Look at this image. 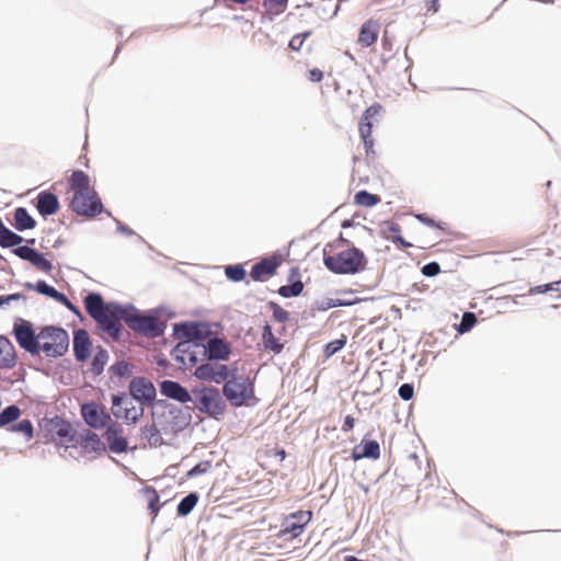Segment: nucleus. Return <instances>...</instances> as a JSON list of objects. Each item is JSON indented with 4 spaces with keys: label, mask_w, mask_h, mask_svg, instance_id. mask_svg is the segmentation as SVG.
Listing matches in <instances>:
<instances>
[{
    "label": "nucleus",
    "mask_w": 561,
    "mask_h": 561,
    "mask_svg": "<svg viewBox=\"0 0 561 561\" xmlns=\"http://www.w3.org/2000/svg\"><path fill=\"white\" fill-rule=\"evenodd\" d=\"M547 291H549V286H547V284L538 285L529 289V295L545 294Z\"/></svg>",
    "instance_id": "nucleus-57"
},
{
    "label": "nucleus",
    "mask_w": 561,
    "mask_h": 561,
    "mask_svg": "<svg viewBox=\"0 0 561 561\" xmlns=\"http://www.w3.org/2000/svg\"><path fill=\"white\" fill-rule=\"evenodd\" d=\"M195 407L211 416L221 415L225 411V401L215 388H204L195 393Z\"/></svg>",
    "instance_id": "nucleus-8"
},
{
    "label": "nucleus",
    "mask_w": 561,
    "mask_h": 561,
    "mask_svg": "<svg viewBox=\"0 0 561 561\" xmlns=\"http://www.w3.org/2000/svg\"><path fill=\"white\" fill-rule=\"evenodd\" d=\"M84 306L89 316L112 339L117 340L121 333L119 317L125 313V307L115 302L104 304L98 293H89L84 298Z\"/></svg>",
    "instance_id": "nucleus-1"
},
{
    "label": "nucleus",
    "mask_w": 561,
    "mask_h": 561,
    "mask_svg": "<svg viewBox=\"0 0 561 561\" xmlns=\"http://www.w3.org/2000/svg\"><path fill=\"white\" fill-rule=\"evenodd\" d=\"M70 207L76 214L87 217L104 211L101 198L93 188L73 193Z\"/></svg>",
    "instance_id": "nucleus-6"
},
{
    "label": "nucleus",
    "mask_w": 561,
    "mask_h": 561,
    "mask_svg": "<svg viewBox=\"0 0 561 561\" xmlns=\"http://www.w3.org/2000/svg\"><path fill=\"white\" fill-rule=\"evenodd\" d=\"M371 130H373V123L359 124L360 138L363 139V142H364V146H365V149L367 152L374 146V140L371 138Z\"/></svg>",
    "instance_id": "nucleus-38"
},
{
    "label": "nucleus",
    "mask_w": 561,
    "mask_h": 561,
    "mask_svg": "<svg viewBox=\"0 0 561 561\" xmlns=\"http://www.w3.org/2000/svg\"><path fill=\"white\" fill-rule=\"evenodd\" d=\"M277 268V263L272 260H262L253 265L250 276L253 280H262L265 275H273Z\"/></svg>",
    "instance_id": "nucleus-23"
},
{
    "label": "nucleus",
    "mask_w": 561,
    "mask_h": 561,
    "mask_svg": "<svg viewBox=\"0 0 561 561\" xmlns=\"http://www.w3.org/2000/svg\"><path fill=\"white\" fill-rule=\"evenodd\" d=\"M379 202L377 195L370 194L366 191H359L355 194V203L360 206L373 207Z\"/></svg>",
    "instance_id": "nucleus-36"
},
{
    "label": "nucleus",
    "mask_w": 561,
    "mask_h": 561,
    "mask_svg": "<svg viewBox=\"0 0 561 561\" xmlns=\"http://www.w3.org/2000/svg\"><path fill=\"white\" fill-rule=\"evenodd\" d=\"M21 299L24 300L25 297H24V295H22L20 293L0 296V307L7 306V305L11 304L12 301H18Z\"/></svg>",
    "instance_id": "nucleus-49"
},
{
    "label": "nucleus",
    "mask_w": 561,
    "mask_h": 561,
    "mask_svg": "<svg viewBox=\"0 0 561 561\" xmlns=\"http://www.w3.org/2000/svg\"><path fill=\"white\" fill-rule=\"evenodd\" d=\"M275 318L279 321H285L287 319V312L284 310L275 311Z\"/></svg>",
    "instance_id": "nucleus-64"
},
{
    "label": "nucleus",
    "mask_w": 561,
    "mask_h": 561,
    "mask_svg": "<svg viewBox=\"0 0 561 561\" xmlns=\"http://www.w3.org/2000/svg\"><path fill=\"white\" fill-rule=\"evenodd\" d=\"M305 38L306 37H290V39L287 42V46L290 49L298 51L301 49Z\"/></svg>",
    "instance_id": "nucleus-51"
},
{
    "label": "nucleus",
    "mask_w": 561,
    "mask_h": 561,
    "mask_svg": "<svg viewBox=\"0 0 561 561\" xmlns=\"http://www.w3.org/2000/svg\"><path fill=\"white\" fill-rule=\"evenodd\" d=\"M210 467V463L209 462H201V463H197L196 466H194L190 471H188V476L190 477H195V476H198V474H202L204 472H206L208 470V468Z\"/></svg>",
    "instance_id": "nucleus-50"
},
{
    "label": "nucleus",
    "mask_w": 561,
    "mask_h": 561,
    "mask_svg": "<svg viewBox=\"0 0 561 561\" xmlns=\"http://www.w3.org/2000/svg\"><path fill=\"white\" fill-rule=\"evenodd\" d=\"M16 256L33 264L42 272L49 273L53 270L50 261L46 260L44 254L28 245H22L13 249L12 251Z\"/></svg>",
    "instance_id": "nucleus-13"
},
{
    "label": "nucleus",
    "mask_w": 561,
    "mask_h": 561,
    "mask_svg": "<svg viewBox=\"0 0 561 561\" xmlns=\"http://www.w3.org/2000/svg\"><path fill=\"white\" fill-rule=\"evenodd\" d=\"M197 501H198V496L196 493L187 494L180 501V503L178 505V514L180 516L188 515L193 511L195 505L197 504Z\"/></svg>",
    "instance_id": "nucleus-31"
},
{
    "label": "nucleus",
    "mask_w": 561,
    "mask_h": 561,
    "mask_svg": "<svg viewBox=\"0 0 561 561\" xmlns=\"http://www.w3.org/2000/svg\"><path fill=\"white\" fill-rule=\"evenodd\" d=\"M91 341L89 334L84 330H78L73 337V352L76 359L85 360L90 355Z\"/></svg>",
    "instance_id": "nucleus-20"
},
{
    "label": "nucleus",
    "mask_w": 561,
    "mask_h": 561,
    "mask_svg": "<svg viewBox=\"0 0 561 561\" xmlns=\"http://www.w3.org/2000/svg\"><path fill=\"white\" fill-rule=\"evenodd\" d=\"M382 111V107L380 104L378 103H375L373 105H370L368 108H366V111L364 112L363 116H362V119H360V123L359 124H365V123H373V119L380 115Z\"/></svg>",
    "instance_id": "nucleus-40"
},
{
    "label": "nucleus",
    "mask_w": 561,
    "mask_h": 561,
    "mask_svg": "<svg viewBox=\"0 0 561 561\" xmlns=\"http://www.w3.org/2000/svg\"><path fill=\"white\" fill-rule=\"evenodd\" d=\"M225 274L228 279L232 282H240L245 277V270L239 264L228 265L225 268Z\"/></svg>",
    "instance_id": "nucleus-39"
},
{
    "label": "nucleus",
    "mask_w": 561,
    "mask_h": 561,
    "mask_svg": "<svg viewBox=\"0 0 561 561\" xmlns=\"http://www.w3.org/2000/svg\"><path fill=\"white\" fill-rule=\"evenodd\" d=\"M310 519L311 512L309 511H299L293 513L283 523L282 528L278 533V538L284 540H291L298 537L302 533L305 526L309 523Z\"/></svg>",
    "instance_id": "nucleus-10"
},
{
    "label": "nucleus",
    "mask_w": 561,
    "mask_h": 561,
    "mask_svg": "<svg viewBox=\"0 0 561 561\" xmlns=\"http://www.w3.org/2000/svg\"><path fill=\"white\" fill-rule=\"evenodd\" d=\"M160 391L163 396L176 400L181 403H187L192 401L190 392L176 381L163 380L160 383Z\"/></svg>",
    "instance_id": "nucleus-17"
},
{
    "label": "nucleus",
    "mask_w": 561,
    "mask_h": 561,
    "mask_svg": "<svg viewBox=\"0 0 561 561\" xmlns=\"http://www.w3.org/2000/svg\"><path fill=\"white\" fill-rule=\"evenodd\" d=\"M135 332L148 337H158L164 332V324L157 316L144 314L134 307H125V313L119 317Z\"/></svg>",
    "instance_id": "nucleus-4"
},
{
    "label": "nucleus",
    "mask_w": 561,
    "mask_h": 561,
    "mask_svg": "<svg viewBox=\"0 0 561 561\" xmlns=\"http://www.w3.org/2000/svg\"><path fill=\"white\" fill-rule=\"evenodd\" d=\"M204 350L208 360H226L231 353L229 344L217 336L208 339Z\"/></svg>",
    "instance_id": "nucleus-16"
},
{
    "label": "nucleus",
    "mask_w": 561,
    "mask_h": 561,
    "mask_svg": "<svg viewBox=\"0 0 561 561\" xmlns=\"http://www.w3.org/2000/svg\"><path fill=\"white\" fill-rule=\"evenodd\" d=\"M345 343H346L345 339H339V340L331 341L330 343H328L325 345V355L328 357L334 355L345 345Z\"/></svg>",
    "instance_id": "nucleus-44"
},
{
    "label": "nucleus",
    "mask_w": 561,
    "mask_h": 561,
    "mask_svg": "<svg viewBox=\"0 0 561 561\" xmlns=\"http://www.w3.org/2000/svg\"><path fill=\"white\" fill-rule=\"evenodd\" d=\"M16 364V353L11 341L0 335V369H11Z\"/></svg>",
    "instance_id": "nucleus-18"
},
{
    "label": "nucleus",
    "mask_w": 561,
    "mask_h": 561,
    "mask_svg": "<svg viewBox=\"0 0 561 561\" xmlns=\"http://www.w3.org/2000/svg\"><path fill=\"white\" fill-rule=\"evenodd\" d=\"M378 26L379 25L376 21L369 20L363 24L359 35H376V33L378 32Z\"/></svg>",
    "instance_id": "nucleus-46"
},
{
    "label": "nucleus",
    "mask_w": 561,
    "mask_h": 561,
    "mask_svg": "<svg viewBox=\"0 0 561 561\" xmlns=\"http://www.w3.org/2000/svg\"><path fill=\"white\" fill-rule=\"evenodd\" d=\"M131 401L134 400L133 397L130 398ZM124 405V419L127 422H130L133 424L137 423L141 416L144 415V408L139 407L138 409L131 403H123Z\"/></svg>",
    "instance_id": "nucleus-33"
},
{
    "label": "nucleus",
    "mask_w": 561,
    "mask_h": 561,
    "mask_svg": "<svg viewBox=\"0 0 561 561\" xmlns=\"http://www.w3.org/2000/svg\"><path fill=\"white\" fill-rule=\"evenodd\" d=\"M70 188L73 193L91 190L89 176L83 171H75L70 178Z\"/></svg>",
    "instance_id": "nucleus-26"
},
{
    "label": "nucleus",
    "mask_w": 561,
    "mask_h": 561,
    "mask_svg": "<svg viewBox=\"0 0 561 561\" xmlns=\"http://www.w3.org/2000/svg\"><path fill=\"white\" fill-rule=\"evenodd\" d=\"M11 431L23 433L27 439L33 436V425L30 420H22L18 424L12 425Z\"/></svg>",
    "instance_id": "nucleus-41"
},
{
    "label": "nucleus",
    "mask_w": 561,
    "mask_h": 561,
    "mask_svg": "<svg viewBox=\"0 0 561 561\" xmlns=\"http://www.w3.org/2000/svg\"><path fill=\"white\" fill-rule=\"evenodd\" d=\"M222 392L227 400L234 407H241L253 397V386L248 377L231 373L224 385Z\"/></svg>",
    "instance_id": "nucleus-5"
},
{
    "label": "nucleus",
    "mask_w": 561,
    "mask_h": 561,
    "mask_svg": "<svg viewBox=\"0 0 561 561\" xmlns=\"http://www.w3.org/2000/svg\"><path fill=\"white\" fill-rule=\"evenodd\" d=\"M547 286H549V291L550 290L560 291L561 290V279L558 280V282H553V283L547 284Z\"/></svg>",
    "instance_id": "nucleus-63"
},
{
    "label": "nucleus",
    "mask_w": 561,
    "mask_h": 561,
    "mask_svg": "<svg viewBox=\"0 0 561 561\" xmlns=\"http://www.w3.org/2000/svg\"><path fill=\"white\" fill-rule=\"evenodd\" d=\"M23 237L11 231L0 220V247L2 248H11L14 245H19L23 242Z\"/></svg>",
    "instance_id": "nucleus-25"
},
{
    "label": "nucleus",
    "mask_w": 561,
    "mask_h": 561,
    "mask_svg": "<svg viewBox=\"0 0 561 561\" xmlns=\"http://www.w3.org/2000/svg\"><path fill=\"white\" fill-rule=\"evenodd\" d=\"M36 208L42 216H50L58 211L59 201L50 192H41L37 196Z\"/></svg>",
    "instance_id": "nucleus-19"
},
{
    "label": "nucleus",
    "mask_w": 561,
    "mask_h": 561,
    "mask_svg": "<svg viewBox=\"0 0 561 561\" xmlns=\"http://www.w3.org/2000/svg\"><path fill=\"white\" fill-rule=\"evenodd\" d=\"M214 360H208L195 368L194 376L197 379L221 383L230 378L232 371H237L236 368H230L227 365L213 363Z\"/></svg>",
    "instance_id": "nucleus-9"
},
{
    "label": "nucleus",
    "mask_w": 561,
    "mask_h": 561,
    "mask_svg": "<svg viewBox=\"0 0 561 561\" xmlns=\"http://www.w3.org/2000/svg\"><path fill=\"white\" fill-rule=\"evenodd\" d=\"M376 39H377V37H358L357 43L362 47H369L375 44Z\"/></svg>",
    "instance_id": "nucleus-55"
},
{
    "label": "nucleus",
    "mask_w": 561,
    "mask_h": 561,
    "mask_svg": "<svg viewBox=\"0 0 561 561\" xmlns=\"http://www.w3.org/2000/svg\"><path fill=\"white\" fill-rule=\"evenodd\" d=\"M129 392L134 400L140 403H150L156 398V388L153 383L144 378L136 377L129 383Z\"/></svg>",
    "instance_id": "nucleus-12"
},
{
    "label": "nucleus",
    "mask_w": 561,
    "mask_h": 561,
    "mask_svg": "<svg viewBox=\"0 0 561 561\" xmlns=\"http://www.w3.org/2000/svg\"><path fill=\"white\" fill-rule=\"evenodd\" d=\"M393 242L400 243L403 248H410L412 244L407 242L401 236H393L391 239Z\"/></svg>",
    "instance_id": "nucleus-62"
},
{
    "label": "nucleus",
    "mask_w": 561,
    "mask_h": 561,
    "mask_svg": "<svg viewBox=\"0 0 561 561\" xmlns=\"http://www.w3.org/2000/svg\"><path fill=\"white\" fill-rule=\"evenodd\" d=\"M400 226L393 221H386L383 224V237L386 239H392L393 236H398L400 232Z\"/></svg>",
    "instance_id": "nucleus-45"
},
{
    "label": "nucleus",
    "mask_w": 561,
    "mask_h": 561,
    "mask_svg": "<svg viewBox=\"0 0 561 561\" xmlns=\"http://www.w3.org/2000/svg\"><path fill=\"white\" fill-rule=\"evenodd\" d=\"M205 329L206 325L203 323L188 322L179 325L176 332L191 341H198L203 340Z\"/></svg>",
    "instance_id": "nucleus-21"
},
{
    "label": "nucleus",
    "mask_w": 561,
    "mask_h": 561,
    "mask_svg": "<svg viewBox=\"0 0 561 561\" xmlns=\"http://www.w3.org/2000/svg\"><path fill=\"white\" fill-rule=\"evenodd\" d=\"M12 334L22 350L32 356H38V332L30 321L18 319L13 324Z\"/></svg>",
    "instance_id": "nucleus-7"
},
{
    "label": "nucleus",
    "mask_w": 561,
    "mask_h": 561,
    "mask_svg": "<svg viewBox=\"0 0 561 561\" xmlns=\"http://www.w3.org/2000/svg\"><path fill=\"white\" fill-rule=\"evenodd\" d=\"M116 224H117V229L119 232L126 234V236H134L135 234V231L133 229H130L129 227L125 226L124 224H122L119 220L115 219Z\"/></svg>",
    "instance_id": "nucleus-56"
},
{
    "label": "nucleus",
    "mask_w": 561,
    "mask_h": 561,
    "mask_svg": "<svg viewBox=\"0 0 561 561\" xmlns=\"http://www.w3.org/2000/svg\"><path fill=\"white\" fill-rule=\"evenodd\" d=\"M263 342L267 350L278 354L283 350V344L275 337L270 325H265L263 330Z\"/></svg>",
    "instance_id": "nucleus-29"
},
{
    "label": "nucleus",
    "mask_w": 561,
    "mask_h": 561,
    "mask_svg": "<svg viewBox=\"0 0 561 561\" xmlns=\"http://www.w3.org/2000/svg\"><path fill=\"white\" fill-rule=\"evenodd\" d=\"M393 242L400 243L403 248H410L412 244L407 242L401 236H393L391 239Z\"/></svg>",
    "instance_id": "nucleus-61"
},
{
    "label": "nucleus",
    "mask_w": 561,
    "mask_h": 561,
    "mask_svg": "<svg viewBox=\"0 0 561 561\" xmlns=\"http://www.w3.org/2000/svg\"><path fill=\"white\" fill-rule=\"evenodd\" d=\"M26 286L28 288H35L37 293L45 295L49 298H53L56 301L65 299V295L62 293H59L53 286L48 285L45 280H38L35 286L27 283Z\"/></svg>",
    "instance_id": "nucleus-28"
},
{
    "label": "nucleus",
    "mask_w": 561,
    "mask_h": 561,
    "mask_svg": "<svg viewBox=\"0 0 561 561\" xmlns=\"http://www.w3.org/2000/svg\"><path fill=\"white\" fill-rule=\"evenodd\" d=\"M107 359H108V353L103 350V348H100L93 359H92V370L93 373H95L96 375H100L103 369H104V366L105 364L107 363Z\"/></svg>",
    "instance_id": "nucleus-35"
},
{
    "label": "nucleus",
    "mask_w": 561,
    "mask_h": 561,
    "mask_svg": "<svg viewBox=\"0 0 561 561\" xmlns=\"http://www.w3.org/2000/svg\"><path fill=\"white\" fill-rule=\"evenodd\" d=\"M304 284L300 280L293 283L291 285H284L278 289L280 296L285 298L297 297L301 294Z\"/></svg>",
    "instance_id": "nucleus-37"
},
{
    "label": "nucleus",
    "mask_w": 561,
    "mask_h": 561,
    "mask_svg": "<svg viewBox=\"0 0 561 561\" xmlns=\"http://www.w3.org/2000/svg\"><path fill=\"white\" fill-rule=\"evenodd\" d=\"M82 416L85 423L93 428L107 426L112 422L111 415L94 403L82 405Z\"/></svg>",
    "instance_id": "nucleus-15"
},
{
    "label": "nucleus",
    "mask_w": 561,
    "mask_h": 561,
    "mask_svg": "<svg viewBox=\"0 0 561 561\" xmlns=\"http://www.w3.org/2000/svg\"><path fill=\"white\" fill-rule=\"evenodd\" d=\"M141 431L144 438L151 447H159L163 444V438L154 423L145 425Z\"/></svg>",
    "instance_id": "nucleus-27"
},
{
    "label": "nucleus",
    "mask_w": 561,
    "mask_h": 561,
    "mask_svg": "<svg viewBox=\"0 0 561 561\" xmlns=\"http://www.w3.org/2000/svg\"><path fill=\"white\" fill-rule=\"evenodd\" d=\"M123 403H131V399H129L125 393L114 394L112 397V413L116 419L124 417Z\"/></svg>",
    "instance_id": "nucleus-32"
},
{
    "label": "nucleus",
    "mask_w": 561,
    "mask_h": 561,
    "mask_svg": "<svg viewBox=\"0 0 561 561\" xmlns=\"http://www.w3.org/2000/svg\"><path fill=\"white\" fill-rule=\"evenodd\" d=\"M416 218L426 226L435 227V221L431 218H427L424 214L416 215Z\"/></svg>",
    "instance_id": "nucleus-59"
},
{
    "label": "nucleus",
    "mask_w": 561,
    "mask_h": 561,
    "mask_svg": "<svg viewBox=\"0 0 561 561\" xmlns=\"http://www.w3.org/2000/svg\"><path fill=\"white\" fill-rule=\"evenodd\" d=\"M21 410L18 405H9L0 412V427L5 426L19 419Z\"/></svg>",
    "instance_id": "nucleus-34"
},
{
    "label": "nucleus",
    "mask_w": 561,
    "mask_h": 561,
    "mask_svg": "<svg viewBox=\"0 0 561 561\" xmlns=\"http://www.w3.org/2000/svg\"><path fill=\"white\" fill-rule=\"evenodd\" d=\"M69 334L59 327L46 325L38 330V355L46 357H61L69 347Z\"/></svg>",
    "instance_id": "nucleus-2"
},
{
    "label": "nucleus",
    "mask_w": 561,
    "mask_h": 561,
    "mask_svg": "<svg viewBox=\"0 0 561 561\" xmlns=\"http://www.w3.org/2000/svg\"><path fill=\"white\" fill-rule=\"evenodd\" d=\"M439 10V0H426V12L434 14Z\"/></svg>",
    "instance_id": "nucleus-53"
},
{
    "label": "nucleus",
    "mask_w": 561,
    "mask_h": 561,
    "mask_svg": "<svg viewBox=\"0 0 561 561\" xmlns=\"http://www.w3.org/2000/svg\"><path fill=\"white\" fill-rule=\"evenodd\" d=\"M225 2H233L237 4H245L250 0H224ZM289 0H264V7L273 10L275 13H282L286 10Z\"/></svg>",
    "instance_id": "nucleus-30"
},
{
    "label": "nucleus",
    "mask_w": 561,
    "mask_h": 561,
    "mask_svg": "<svg viewBox=\"0 0 561 561\" xmlns=\"http://www.w3.org/2000/svg\"><path fill=\"white\" fill-rule=\"evenodd\" d=\"M354 427V419L351 415H347L345 417L344 424L342 426V430L344 432H348Z\"/></svg>",
    "instance_id": "nucleus-58"
},
{
    "label": "nucleus",
    "mask_w": 561,
    "mask_h": 561,
    "mask_svg": "<svg viewBox=\"0 0 561 561\" xmlns=\"http://www.w3.org/2000/svg\"><path fill=\"white\" fill-rule=\"evenodd\" d=\"M323 263L335 274H355L365 268L366 257L359 249L353 247L335 255L324 254Z\"/></svg>",
    "instance_id": "nucleus-3"
},
{
    "label": "nucleus",
    "mask_w": 561,
    "mask_h": 561,
    "mask_svg": "<svg viewBox=\"0 0 561 561\" xmlns=\"http://www.w3.org/2000/svg\"><path fill=\"white\" fill-rule=\"evenodd\" d=\"M440 272V266L436 262H430L422 267L423 275L427 277L436 276Z\"/></svg>",
    "instance_id": "nucleus-47"
},
{
    "label": "nucleus",
    "mask_w": 561,
    "mask_h": 561,
    "mask_svg": "<svg viewBox=\"0 0 561 561\" xmlns=\"http://www.w3.org/2000/svg\"><path fill=\"white\" fill-rule=\"evenodd\" d=\"M59 304L64 305L68 310L72 311L75 314L80 316V310L65 296V299L58 300Z\"/></svg>",
    "instance_id": "nucleus-54"
},
{
    "label": "nucleus",
    "mask_w": 561,
    "mask_h": 561,
    "mask_svg": "<svg viewBox=\"0 0 561 561\" xmlns=\"http://www.w3.org/2000/svg\"><path fill=\"white\" fill-rule=\"evenodd\" d=\"M14 227L19 231L33 229L36 225L34 218L28 214L24 207H19L14 211Z\"/></svg>",
    "instance_id": "nucleus-24"
},
{
    "label": "nucleus",
    "mask_w": 561,
    "mask_h": 561,
    "mask_svg": "<svg viewBox=\"0 0 561 561\" xmlns=\"http://www.w3.org/2000/svg\"><path fill=\"white\" fill-rule=\"evenodd\" d=\"M111 371L118 377H127L131 374L130 365L124 360L117 362L111 366Z\"/></svg>",
    "instance_id": "nucleus-42"
},
{
    "label": "nucleus",
    "mask_w": 561,
    "mask_h": 561,
    "mask_svg": "<svg viewBox=\"0 0 561 561\" xmlns=\"http://www.w3.org/2000/svg\"><path fill=\"white\" fill-rule=\"evenodd\" d=\"M159 500V496L157 494L156 491H152V499L149 500V508L153 512V513H157L158 512V507H156L154 505V501H158Z\"/></svg>",
    "instance_id": "nucleus-60"
},
{
    "label": "nucleus",
    "mask_w": 561,
    "mask_h": 561,
    "mask_svg": "<svg viewBox=\"0 0 561 561\" xmlns=\"http://www.w3.org/2000/svg\"><path fill=\"white\" fill-rule=\"evenodd\" d=\"M398 393L402 400L408 401L412 399L414 394L413 386L410 383H403L400 386Z\"/></svg>",
    "instance_id": "nucleus-48"
},
{
    "label": "nucleus",
    "mask_w": 561,
    "mask_h": 561,
    "mask_svg": "<svg viewBox=\"0 0 561 561\" xmlns=\"http://www.w3.org/2000/svg\"><path fill=\"white\" fill-rule=\"evenodd\" d=\"M70 446L79 445L85 454L100 453L105 450L100 437L90 430L71 435L68 439Z\"/></svg>",
    "instance_id": "nucleus-11"
},
{
    "label": "nucleus",
    "mask_w": 561,
    "mask_h": 561,
    "mask_svg": "<svg viewBox=\"0 0 561 561\" xmlns=\"http://www.w3.org/2000/svg\"><path fill=\"white\" fill-rule=\"evenodd\" d=\"M323 79V71L314 68L309 70L308 72V80L311 82H320Z\"/></svg>",
    "instance_id": "nucleus-52"
},
{
    "label": "nucleus",
    "mask_w": 561,
    "mask_h": 561,
    "mask_svg": "<svg viewBox=\"0 0 561 561\" xmlns=\"http://www.w3.org/2000/svg\"><path fill=\"white\" fill-rule=\"evenodd\" d=\"M380 456V447L376 440L364 442L360 446L355 447L353 450V458L355 460L362 458L378 459Z\"/></svg>",
    "instance_id": "nucleus-22"
},
{
    "label": "nucleus",
    "mask_w": 561,
    "mask_h": 561,
    "mask_svg": "<svg viewBox=\"0 0 561 561\" xmlns=\"http://www.w3.org/2000/svg\"><path fill=\"white\" fill-rule=\"evenodd\" d=\"M474 323H476V316L473 313H471V312H466L462 316V319H461V322L459 324L458 331L460 333L468 332L473 327Z\"/></svg>",
    "instance_id": "nucleus-43"
},
{
    "label": "nucleus",
    "mask_w": 561,
    "mask_h": 561,
    "mask_svg": "<svg viewBox=\"0 0 561 561\" xmlns=\"http://www.w3.org/2000/svg\"><path fill=\"white\" fill-rule=\"evenodd\" d=\"M104 437L111 451L121 454L127 449V439L124 437V430L117 422L112 421L107 426Z\"/></svg>",
    "instance_id": "nucleus-14"
}]
</instances>
